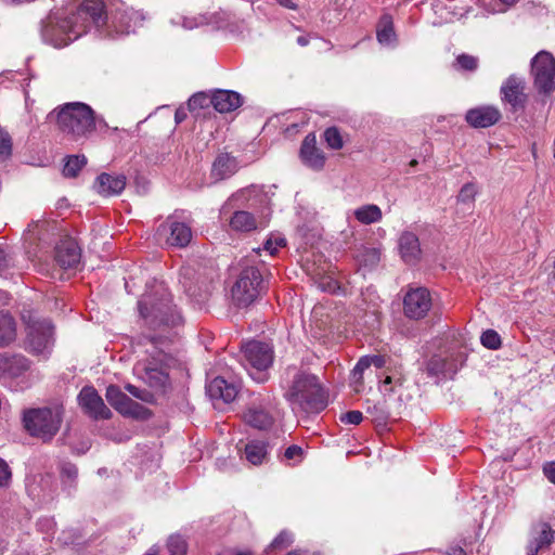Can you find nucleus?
Instances as JSON below:
<instances>
[{"label":"nucleus","instance_id":"1","mask_svg":"<svg viewBox=\"0 0 555 555\" xmlns=\"http://www.w3.org/2000/svg\"><path fill=\"white\" fill-rule=\"evenodd\" d=\"M106 20L107 12L102 0H83L68 16L60 18L50 14L42 21L41 37L44 42L61 48L91 29L103 35Z\"/></svg>","mask_w":555,"mask_h":555},{"label":"nucleus","instance_id":"2","mask_svg":"<svg viewBox=\"0 0 555 555\" xmlns=\"http://www.w3.org/2000/svg\"><path fill=\"white\" fill-rule=\"evenodd\" d=\"M284 377V398L291 404L306 413H320L327 406V395L315 375L288 366Z\"/></svg>","mask_w":555,"mask_h":555},{"label":"nucleus","instance_id":"3","mask_svg":"<svg viewBox=\"0 0 555 555\" xmlns=\"http://www.w3.org/2000/svg\"><path fill=\"white\" fill-rule=\"evenodd\" d=\"M140 317L151 330L173 327L182 323V315L172 302V295L163 283H155L138 301Z\"/></svg>","mask_w":555,"mask_h":555},{"label":"nucleus","instance_id":"4","mask_svg":"<svg viewBox=\"0 0 555 555\" xmlns=\"http://www.w3.org/2000/svg\"><path fill=\"white\" fill-rule=\"evenodd\" d=\"M47 119L73 140L89 138L96 130L95 112L83 102H68L51 111Z\"/></svg>","mask_w":555,"mask_h":555},{"label":"nucleus","instance_id":"5","mask_svg":"<svg viewBox=\"0 0 555 555\" xmlns=\"http://www.w3.org/2000/svg\"><path fill=\"white\" fill-rule=\"evenodd\" d=\"M267 291L262 272L257 266H246L242 269L231 293L234 305L247 308L256 302Z\"/></svg>","mask_w":555,"mask_h":555},{"label":"nucleus","instance_id":"6","mask_svg":"<svg viewBox=\"0 0 555 555\" xmlns=\"http://www.w3.org/2000/svg\"><path fill=\"white\" fill-rule=\"evenodd\" d=\"M169 361L170 357L155 347L154 350L150 352L149 358L139 361L133 370L137 376L151 388L162 389L169 378L167 372Z\"/></svg>","mask_w":555,"mask_h":555},{"label":"nucleus","instance_id":"7","mask_svg":"<svg viewBox=\"0 0 555 555\" xmlns=\"http://www.w3.org/2000/svg\"><path fill=\"white\" fill-rule=\"evenodd\" d=\"M145 18L146 15L143 11L134 10L125 2L118 1L111 9L109 15L107 14L103 35L113 37L114 34L128 35L134 33L138 27L142 26Z\"/></svg>","mask_w":555,"mask_h":555},{"label":"nucleus","instance_id":"8","mask_svg":"<svg viewBox=\"0 0 555 555\" xmlns=\"http://www.w3.org/2000/svg\"><path fill=\"white\" fill-rule=\"evenodd\" d=\"M531 74L533 87L540 96L542 104L555 91V59L547 51H540L531 61Z\"/></svg>","mask_w":555,"mask_h":555},{"label":"nucleus","instance_id":"9","mask_svg":"<svg viewBox=\"0 0 555 555\" xmlns=\"http://www.w3.org/2000/svg\"><path fill=\"white\" fill-rule=\"evenodd\" d=\"M466 354L454 348H447L434 353L425 363L424 372L428 377L438 380L453 378L457 371L463 366Z\"/></svg>","mask_w":555,"mask_h":555},{"label":"nucleus","instance_id":"10","mask_svg":"<svg viewBox=\"0 0 555 555\" xmlns=\"http://www.w3.org/2000/svg\"><path fill=\"white\" fill-rule=\"evenodd\" d=\"M244 361L249 366V375L258 383L267 380V370L273 363V349L270 345L251 340L242 348Z\"/></svg>","mask_w":555,"mask_h":555},{"label":"nucleus","instance_id":"11","mask_svg":"<svg viewBox=\"0 0 555 555\" xmlns=\"http://www.w3.org/2000/svg\"><path fill=\"white\" fill-rule=\"evenodd\" d=\"M64 413V406L60 402H53L41 409L37 408V439L50 442L61 428Z\"/></svg>","mask_w":555,"mask_h":555},{"label":"nucleus","instance_id":"12","mask_svg":"<svg viewBox=\"0 0 555 555\" xmlns=\"http://www.w3.org/2000/svg\"><path fill=\"white\" fill-rule=\"evenodd\" d=\"M107 402L121 415L137 420L150 417V411L142 404L133 401L116 385H109L105 393Z\"/></svg>","mask_w":555,"mask_h":555},{"label":"nucleus","instance_id":"13","mask_svg":"<svg viewBox=\"0 0 555 555\" xmlns=\"http://www.w3.org/2000/svg\"><path fill=\"white\" fill-rule=\"evenodd\" d=\"M526 81L516 75L506 78L500 89L501 100L509 106L513 114L524 113L528 102V95L525 92Z\"/></svg>","mask_w":555,"mask_h":555},{"label":"nucleus","instance_id":"14","mask_svg":"<svg viewBox=\"0 0 555 555\" xmlns=\"http://www.w3.org/2000/svg\"><path fill=\"white\" fill-rule=\"evenodd\" d=\"M431 306V295L426 287H410L403 297V313L410 320L424 319Z\"/></svg>","mask_w":555,"mask_h":555},{"label":"nucleus","instance_id":"15","mask_svg":"<svg viewBox=\"0 0 555 555\" xmlns=\"http://www.w3.org/2000/svg\"><path fill=\"white\" fill-rule=\"evenodd\" d=\"M77 401L82 412L95 421L112 417L111 410L93 386H83L77 396Z\"/></svg>","mask_w":555,"mask_h":555},{"label":"nucleus","instance_id":"16","mask_svg":"<svg viewBox=\"0 0 555 555\" xmlns=\"http://www.w3.org/2000/svg\"><path fill=\"white\" fill-rule=\"evenodd\" d=\"M555 530L552 529L550 524L540 521L534 524L529 533L528 544L526 546L527 555H538L550 548L554 542Z\"/></svg>","mask_w":555,"mask_h":555},{"label":"nucleus","instance_id":"17","mask_svg":"<svg viewBox=\"0 0 555 555\" xmlns=\"http://www.w3.org/2000/svg\"><path fill=\"white\" fill-rule=\"evenodd\" d=\"M55 326L50 319L37 321V361L50 359L55 346Z\"/></svg>","mask_w":555,"mask_h":555},{"label":"nucleus","instance_id":"18","mask_svg":"<svg viewBox=\"0 0 555 555\" xmlns=\"http://www.w3.org/2000/svg\"><path fill=\"white\" fill-rule=\"evenodd\" d=\"M54 258L62 269H77L81 260V249L74 238L65 236L56 244Z\"/></svg>","mask_w":555,"mask_h":555},{"label":"nucleus","instance_id":"19","mask_svg":"<svg viewBox=\"0 0 555 555\" xmlns=\"http://www.w3.org/2000/svg\"><path fill=\"white\" fill-rule=\"evenodd\" d=\"M502 114L496 106L480 105L468 109L465 114V121L473 128H489L498 124Z\"/></svg>","mask_w":555,"mask_h":555},{"label":"nucleus","instance_id":"20","mask_svg":"<svg viewBox=\"0 0 555 555\" xmlns=\"http://www.w3.org/2000/svg\"><path fill=\"white\" fill-rule=\"evenodd\" d=\"M241 385L235 380H227L222 376L215 377L207 386V393L212 400L231 403L237 397Z\"/></svg>","mask_w":555,"mask_h":555},{"label":"nucleus","instance_id":"21","mask_svg":"<svg viewBox=\"0 0 555 555\" xmlns=\"http://www.w3.org/2000/svg\"><path fill=\"white\" fill-rule=\"evenodd\" d=\"M299 155L302 163L313 170H321L325 165L324 153L317 146L314 133H309L305 137L301 142Z\"/></svg>","mask_w":555,"mask_h":555},{"label":"nucleus","instance_id":"22","mask_svg":"<svg viewBox=\"0 0 555 555\" xmlns=\"http://www.w3.org/2000/svg\"><path fill=\"white\" fill-rule=\"evenodd\" d=\"M244 422L258 430H268L274 424L271 412L261 404H250L243 413Z\"/></svg>","mask_w":555,"mask_h":555},{"label":"nucleus","instance_id":"23","mask_svg":"<svg viewBox=\"0 0 555 555\" xmlns=\"http://www.w3.org/2000/svg\"><path fill=\"white\" fill-rule=\"evenodd\" d=\"M167 224L169 228V236L166 241L168 245L183 248L191 243L193 231L190 224L176 220L175 216L167 218Z\"/></svg>","mask_w":555,"mask_h":555},{"label":"nucleus","instance_id":"24","mask_svg":"<svg viewBox=\"0 0 555 555\" xmlns=\"http://www.w3.org/2000/svg\"><path fill=\"white\" fill-rule=\"evenodd\" d=\"M126 186V177L124 175H109L103 172L94 181V191L103 196H113L120 194Z\"/></svg>","mask_w":555,"mask_h":555},{"label":"nucleus","instance_id":"25","mask_svg":"<svg viewBox=\"0 0 555 555\" xmlns=\"http://www.w3.org/2000/svg\"><path fill=\"white\" fill-rule=\"evenodd\" d=\"M243 103L240 93L230 90H216L212 93V107L219 113H229L238 108Z\"/></svg>","mask_w":555,"mask_h":555},{"label":"nucleus","instance_id":"26","mask_svg":"<svg viewBox=\"0 0 555 555\" xmlns=\"http://www.w3.org/2000/svg\"><path fill=\"white\" fill-rule=\"evenodd\" d=\"M270 444L263 440H249L244 447L243 456L251 465H261L269 461Z\"/></svg>","mask_w":555,"mask_h":555},{"label":"nucleus","instance_id":"27","mask_svg":"<svg viewBox=\"0 0 555 555\" xmlns=\"http://www.w3.org/2000/svg\"><path fill=\"white\" fill-rule=\"evenodd\" d=\"M237 160L229 153L219 154L212 163L211 177L216 181L230 178L237 171Z\"/></svg>","mask_w":555,"mask_h":555},{"label":"nucleus","instance_id":"28","mask_svg":"<svg viewBox=\"0 0 555 555\" xmlns=\"http://www.w3.org/2000/svg\"><path fill=\"white\" fill-rule=\"evenodd\" d=\"M399 250L406 263H414L421 255L418 237L412 232H403L399 238Z\"/></svg>","mask_w":555,"mask_h":555},{"label":"nucleus","instance_id":"29","mask_svg":"<svg viewBox=\"0 0 555 555\" xmlns=\"http://www.w3.org/2000/svg\"><path fill=\"white\" fill-rule=\"evenodd\" d=\"M28 366V360L23 356L0 354V376H17Z\"/></svg>","mask_w":555,"mask_h":555},{"label":"nucleus","instance_id":"30","mask_svg":"<svg viewBox=\"0 0 555 555\" xmlns=\"http://www.w3.org/2000/svg\"><path fill=\"white\" fill-rule=\"evenodd\" d=\"M16 338V322L8 312H0V348L7 347Z\"/></svg>","mask_w":555,"mask_h":555},{"label":"nucleus","instance_id":"31","mask_svg":"<svg viewBox=\"0 0 555 555\" xmlns=\"http://www.w3.org/2000/svg\"><path fill=\"white\" fill-rule=\"evenodd\" d=\"M230 227L234 231L249 232L257 228V223L255 217L250 212L238 210L231 217Z\"/></svg>","mask_w":555,"mask_h":555},{"label":"nucleus","instance_id":"32","mask_svg":"<svg viewBox=\"0 0 555 555\" xmlns=\"http://www.w3.org/2000/svg\"><path fill=\"white\" fill-rule=\"evenodd\" d=\"M356 219L362 224H371L382 220L383 214L377 205L369 204L357 208L353 212Z\"/></svg>","mask_w":555,"mask_h":555},{"label":"nucleus","instance_id":"33","mask_svg":"<svg viewBox=\"0 0 555 555\" xmlns=\"http://www.w3.org/2000/svg\"><path fill=\"white\" fill-rule=\"evenodd\" d=\"M294 542V533L287 529L282 530L267 546V554H275L289 547Z\"/></svg>","mask_w":555,"mask_h":555},{"label":"nucleus","instance_id":"34","mask_svg":"<svg viewBox=\"0 0 555 555\" xmlns=\"http://www.w3.org/2000/svg\"><path fill=\"white\" fill-rule=\"evenodd\" d=\"M63 176L66 178H76L81 169L87 165L85 155H69L65 157Z\"/></svg>","mask_w":555,"mask_h":555},{"label":"nucleus","instance_id":"35","mask_svg":"<svg viewBox=\"0 0 555 555\" xmlns=\"http://www.w3.org/2000/svg\"><path fill=\"white\" fill-rule=\"evenodd\" d=\"M377 40L382 44H389L395 39V29L390 15H383L377 27Z\"/></svg>","mask_w":555,"mask_h":555},{"label":"nucleus","instance_id":"36","mask_svg":"<svg viewBox=\"0 0 555 555\" xmlns=\"http://www.w3.org/2000/svg\"><path fill=\"white\" fill-rule=\"evenodd\" d=\"M160 553L162 555H185L186 542L179 534L170 535L165 548Z\"/></svg>","mask_w":555,"mask_h":555},{"label":"nucleus","instance_id":"37","mask_svg":"<svg viewBox=\"0 0 555 555\" xmlns=\"http://www.w3.org/2000/svg\"><path fill=\"white\" fill-rule=\"evenodd\" d=\"M367 415L371 416L372 421L377 425L386 424L389 413L385 408V401L374 403L366 408Z\"/></svg>","mask_w":555,"mask_h":555},{"label":"nucleus","instance_id":"38","mask_svg":"<svg viewBox=\"0 0 555 555\" xmlns=\"http://www.w3.org/2000/svg\"><path fill=\"white\" fill-rule=\"evenodd\" d=\"M188 106L191 112L212 106V94L209 95L205 92L195 93L189 99Z\"/></svg>","mask_w":555,"mask_h":555},{"label":"nucleus","instance_id":"39","mask_svg":"<svg viewBox=\"0 0 555 555\" xmlns=\"http://www.w3.org/2000/svg\"><path fill=\"white\" fill-rule=\"evenodd\" d=\"M13 142L10 133L0 126V160L5 162L11 158Z\"/></svg>","mask_w":555,"mask_h":555},{"label":"nucleus","instance_id":"40","mask_svg":"<svg viewBox=\"0 0 555 555\" xmlns=\"http://www.w3.org/2000/svg\"><path fill=\"white\" fill-rule=\"evenodd\" d=\"M324 140L328 147L333 150H340L344 146L341 134L336 127H330L324 131Z\"/></svg>","mask_w":555,"mask_h":555},{"label":"nucleus","instance_id":"41","mask_svg":"<svg viewBox=\"0 0 555 555\" xmlns=\"http://www.w3.org/2000/svg\"><path fill=\"white\" fill-rule=\"evenodd\" d=\"M454 67L467 72H475L478 67V59L476 56L462 53L455 59Z\"/></svg>","mask_w":555,"mask_h":555},{"label":"nucleus","instance_id":"42","mask_svg":"<svg viewBox=\"0 0 555 555\" xmlns=\"http://www.w3.org/2000/svg\"><path fill=\"white\" fill-rule=\"evenodd\" d=\"M477 192L478 191L476 184L472 182L465 183L459 192L457 202L472 205L475 202Z\"/></svg>","mask_w":555,"mask_h":555},{"label":"nucleus","instance_id":"43","mask_svg":"<svg viewBox=\"0 0 555 555\" xmlns=\"http://www.w3.org/2000/svg\"><path fill=\"white\" fill-rule=\"evenodd\" d=\"M480 341L483 347L491 350H496L502 345L501 337L494 330L485 331L480 337Z\"/></svg>","mask_w":555,"mask_h":555},{"label":"nucleus","instance_id":"44","mask_svg":"<svg viewBox=\"0 0 555 555\" xmlns=\"http://www.w3.org/2000/svg\"><path fill=\"white\" fill-rule=\"evenodd\" d=\"M61 476L65 485L75 487L78 477V468L73 463H64L61 468Z\"/></svg>","mask_w":555,"mask_h":555},{"label":"nucleus","instance_id":"45","mask_svg":"<svg viewBox=\"0 0 555 555\" xmlns=\"http://www.w3.org/2000/svg\"><path fill=\"white\" fill-rule=\"evenodd\" d=\"M22 424L29 436L35 437V408L23 410Z\"/></svg>","mask_w":555,"mask_h":555},{"label":"nucleus","instance_id":"46","mask_svg":"<svg viewBox=\"0 0 555 555\" xmlns=\"http://www.w3.org/2000/svg\"><path fill=\"white\" fill-rule=\"evenodd\" d=\"M21 317H22V320L23 322L26 324L27 326V338H28V348L30 350H35V347L33 346V335L35 333V318L33 315V312L31 311H23L21 313Z\"/></svg>","mask_w":555,"mask_h":555},{"label":"nucleus","instance_id":"47","mask_svg":"<svg viewBox=\"0 0 555 555\" xmlns=\"http://www.w3.org/2000/svg\"><path fill=\"white\" fill-rule=\"evenodd\" d=\"M125 389L134 398L140 399L141 401L151 402L153 399V395L149 390L139 388L132 384H126Z\"/></svg>","mask_w":555,"mask_h":555},{"label":"nucleus","instance_id":"48","mask_svg":"<svg viewBox=\"0 0 555 555\" xmlns=\"http://www.w3.org/2000/svg\"><path fill=\"white\" fill-rule=\"evenodd\" d=\"M380 253L376 248H365L360 255V260L365 266H374L379 261Z\"/></svg>","mask_w":555,"mask_h":555},{"label":"nucleus","instance_id":"49","mask_svg":"<svg viewBox=\"0 0 555 555\" xmlns=\"http://www.w3.org/2000/svg\"><path fill=\"white\" fill-rule=\"evenodd\" d=\"M31 224H28V228L24 231L23 234V246L25 248L26 254L29 259L33 257L34 246H35V234L30 229Z\"/></svg>","mask_w":555,"mask_h":555},{"label":"nucleus","instance_id":"50","mask_svg":"<svg viewBox=\"0 0 555 555\" xmlns=\"http://www.w3.org/2000/svg\"><path fill=\"white\" fill-rule=\"evenodd\" d=\"M339 421L343 424L359 425L363 421V414L357 410L348 411L340 414Z\"/></svg>","mask_w":555,"mask_h":555},{"label":"nucleus","instance_id":"51","mask_svg":"<svg viewBox=\"0 0 555 555\" xmlns=\"http://www.w3.org/2000/svg\"><path fill=\"white\" fill-rule=\"evenodd\" d=\"M370 367V361L366 358H361L352 370V378L354 383L362 384L363 372Z\"/></svg>","mask_w":555,"mask_h":555},{"label":"nucleus","instance_id":"52","mask_svg":"<svg viewBox=\"0 0 555 555\" xmlns=\"http://www.w3.org/2000/svg\"><path fill=\"white\" fill-rule=\"evenodd\" d=\"M319 287L323 291V292H327V293H331V294H336L337 291L339 289V285L337 283V281L331 279V278H325L323 279L320 283H319Z\"/></svg>","mask_w":555,"mask_h":555},{"label":"nucleus","instance_id":"53","mask_svg":"<svg viewBox=\"0 0 555 555\" xmlns=\"http://www.w3.org/2000/svg\"><path fill=\"white\" fill-rule=\"evenodd\" d=\"M302 449L297 446V444H292L289 446L285 452H284V457L286 460H295V459H300L302 456Z\"/></svg>","mask_w":555,"mask_h":555},{"label":"nucleus","instance_id":"54","mask_svg":"<svg viewBox=\"0 0 555 555\" xmlns=\"http://www.w3.org/2000/svg\"><path fill=\"white\" fill-rule=\"evenodd\" d=\"M11 478V472L8 464L0 459V486H4L8 483Z\"/></svg>","mask_w":555,"mask_h":555},{"label":"nucleus","instance_id":"55","mask_svg":"<svg viewBox=\"0 0 555 555\" xmlns=\"http://www.w3.org/2000/svg\"><path fill=\"white\" fill-rule=\"evenodd\" d=\"M543 473L545 477L555 485V462H551L544 465Z\"/></svg>","mask_w":555,"mask_h":555},{"label":"nucleus","instance_id":"56","mask_svg":"<svg viewBox=\"0 0 555 555\" xmlns=\"http://www.w3.org/2000/svg\"><path fill=\"white\" fill-rule=\"evenodd\" d=\"M263 249L269 251V254L272 256L276 253V246H274V242L272 238H268L263 244Z\"/></svg>","mask_w":555,"mask_h":555},{"label":"nucleus","instance_id":"57","mask_svg":"<svg viewBox=\"0 0 555 555\" xmlns=\"http://www.w3.org/2000/svg\"><path fill=\"white\" fill-rule=\"evenodd\" d=\"M9 267L8 257L2 248H0V272Z\"/></svg>","mask_w":555,"mask_h":555},{"label":"nucleus","instance_id":"58","mask_svg":"<svg viewBox=\"0 0 555 555\" xmlns=\"http://www.w3.org/2000/svg\"><path fill=\"white\" fill-rule=\"evenodd\" d=\"M275 2L286 9L295 10L297 8V5L292 0H275Z\"/></svg>","mask_w":555,"mask_h":555},{"label":"nucleus","instance_id":"59","mask_svg":"<svg viewBox=\"0 0 555 555\" xmlns=\"http://www.w3.org/2000/svg\"><path fill=\"white\" fill-rule=\"evenodd\" d=\"M448 555H466V552L462 547L455 546L449 550Z\"/></svg>","mask_w":555,"mask_h":555},{"label":"nucleus","instance_id":"60","mask_svg":"<svg viewBox=\"0 0 555 555\" xmlns=\"http://www.w3.org/2000/svg\"><path fill=\"white\" fill-rule=\"evenodd\" d=\"M186 117V114L185 112L181 111V109H177L176 111V114H175V119H176V122L177 124H180L184 120V118Z\"/></svg>","mask_w":555,"mask_h":555},{"label":"nucleus","instance_id":"61","mask_svg":"<svg viewBox=\"0 0 555 555\" xmlns=\"http://www.w3.org/2000/svg\"><path fill=\"white\" fill-rule=\"evenodd\" d=\"M297 43H298L299 46H301V47H306V46H308V43H309V39H308V37H306V36H299V37L297 38Z\"/></svg>","mask_w":555,"mask_h":555},{"label":"nucleus","instance_id":"62","mask_svg":"<svg viewBox=\"0 0 555 555\" xmlns=\"http://www.w3.org/2000/svg\"><path fill=\"white\" fill-rule=\"evenodd\" d=\"M273 242H274V246H276V249L281 246H285V244H286L285 238H282V237H278Z\"/></svg>","mask_w":555,"mask_h":555},{"label":"nucleus","instance_id":"63","mask_svg":"<svg viewBox=\"0 0 555 555\" xmlns=\"http://www.w3.org/2000/svg\"><path fill=\"white\" fill-rule=\"evenodd\" d=\"M145 555H162L160 550L156 546L151 547Z\"/></svg>","mask_w":555,"mask_h":555},{"label":"nucleus","instance_id":"64","mask_svg":"<svg viewBox=\"0 0 555 555\" xmlns=\"http://www.w3.org/2000/svg\"><path fill=\"white\" fill-rule=\"evenodd\" d=\"M142 339L147 340L152 343L153 345H156L158 341V337L156 336H143Z\"/></svg>","mask_w":555,"mask_h":555}]
</instances>
